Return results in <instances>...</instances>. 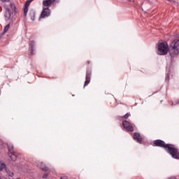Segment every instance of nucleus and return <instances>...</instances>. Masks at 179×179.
<instances>
[{"label":"nucleus","instance_id":"nucleus-21","mask_svg":"<svg viewBox=\"0 0 179 179\" xmlns=\"http://www.w3.org/2000/svg\"><path fill=\"white\" fill-rule=\"evenodd\" d=\"M10 27V24H8L5 28H4V33H6L9 30V27Z\"/></svg>","mask_w":179,"mask_h":179},{"label":"nucleus","instance_id":"nucleus-19","mask_svg":"<svg viewBox=\"0 0 179 179\" xmlns=\"http://www.w3.org/2000/svg\"><path fill=\"white\" fill-rule=\"evenodd\" d=\"M27 12H29V7L24 6V16L27 15Z\"/></svg>","mask_w":179,"mask_h":179},{"label":"nucleus","instance_id":"nucleus-28","mask_svg":"<svg viewBox=\"0 0 179 179\" xmlns=\"http://www.w3.org/2000/svg\"><path fill=\"white\" fill-rule=\"evenodd\" d=\"M129 1H131V0H129Z\"/></svg>","mask_w":179,"mask_h":179},{"label":"nucleus","instance_id":"nucleus-10","mask_svg":"<svg viewBox=\"0 0 179 179\" xmlns=\"http://www.w3.org/2000/svg\"><path fill=\"white\" fill-rule=\"evenodd\" d=\"M3 8H5V17L6 20H9L10 19L11 13H10V10L9 8L6 6V4L3 5Z\"/></svg>","mask_w":179,"mask_h":179},{"label":"nucleus","instance_id":"nucleus-18","mask_svg":"<svg viewBox=\"0 0 179 179\" xmlns=\"http://www.w3.org/2000/svg\"><path fill=\"white\" fill-rule=\"evenodd\" d=\"M30 3H31V0L27 1L24 5L25 8H29V6H30Z\"/></svg>","mask_w":179,"mask_h":179},{"label":"nucleus","instance_id":"nucleus-11","mask_svg":"<svg viewBox=\"0 0 179 179\" xmlns=\"http://www.w3.org/2000/svg\"><path fill=\"white\" fill-rule=\"evenodd\" d=\"M134 141H136L138 143H142V136H141L139 133H134Z\"/></svg>","mask_w":179,"mask_h":179},{"label":"nucleus","instance_id":"nucleus-3","mask_svg":"<svg viewBox=\"0 0 179 179\" xmlns=\"http://www.w3.org/2000/svg\"><path fill=\"white\" fill-rule=\"evenodd\" d=\"M166 150L169 152V155H171L173 159H179L178 149L174 148V145H169V147H168Z\"/></svg>","mask_w":179,"mask_h":179},{"label":"nucleus","instance_id":"nucleus-23","mask_svg":"<svg viewBox=\"0 0 179 179\" xmlns=\"http://www.w3.org/2000/svg\"><path fill=\"white\" fill-rule=\"evenodd\" d=\"M47 177H48V173H45V174L43 176V178H47Z\"/></svg>","mask_w":179,"mask_h":179},{"label":"nucleus","instance_id":"nucleus-7","mask_svg":"<svg viewBox=\"0 0 179 179\" xmlns=\"http://www.w3.org/2000/svg\"><path fill=\"white\" fill-rule=\"evenodd\" d=\"M51 15V10L48 7L43 8L42 13L40 16V19H44L45 17H48Z\"/></svg>","mask_w":179,"mask_h":179},{"label":"nucleus","instance_id":"nucleus-9","mask_svg":"<svg viewBox=\"0 0 179 179\" xmlns=\"http://www.w3.org/2000/svg\"><path fill=\"white\" fill-rule=\"evenodd\" d=\"M55 2H59V0H44L43 1V6H45L46 8H48V6H51L52 3Z\"/></svg>","mask_w":179,"mask_h":179},{"label":"nucleus","instance_id":"nucleus-17","mask_svg":"<svg viewBox=\"0 0 179 179\" xmlns=\"http://www.w3.org/2000/svg\"><path fill=\"white\" fill-rule=\"evenodd\" d=\"M9 5H10L12 10H16V6H15V4L13 3H11L10 1Z\"/></svg>","mask_w":179,"mask_h":179},{"label":"nucleus","instance_id":"nucleus-13","mask_svg":"<svg viewBox=\"0 0 179 179\" xmlns=\"http://www.w3.org/2000/svg\"><path fill=\"white\" fill-rule=\"evenodd\" d=\"M29 16L32 20H34L36 19V13L34 10H30Z\"/></svg>","mask_w":179,"mask_h":179},{"label":"nucleus","instance_id":"nucleus-14","mask_svg":"<svg viewBox=\"0 0 179 179\" xmlns=\"http://www.w3.org/2000/svg\"><path fill=\"white\" fill-rule=\"evenodd\" d=\"M30 45H31L30 55H34V42H32L31 43H30Z\"/></svg>","mask_w":179,"mask_h":179},{"label":"nucleus","instance_id":"nucleus-26","mask_svg":"<svg viewBox=\"0 0 179 179\" xmlns=\"http://www.w3.org/2000/svg\"><path fill=\"white\" fill-rule=\"evenodd\" d=\"M178 103H179V101H178Z\"/></svg>","mask_w":179,"mask_h":179},{"label":"nucleus","instance_id":"nucleus-5","mask_svg":"<svg viewBox=\"0 0 179 179\" xmlns=\"http://www.w3.org/2000/svg\"><path fill=\"white\" fill-rule=\"evenodd\" d=\"M122 125L124 129L128 131V132H134V125L129 122L124 120L122 122Z\"/></svg>","mask_w":179,"mask_h":179},{"label":"nucleus","instance_id":"nucleus-4","mask_svg":"<svg viewBox=\"0 0 179 179\" xmlns=\"http://www.w3.org/2000/svg\"><path fill=\"white\" fill-rule=\"evenodd\" d=\"M8 156L10 157L13 162H15L16 159H17V152H15V148L13 145L9 144L8 145Z\"/></svg>","mask_w":179,"mask_h":179},{"label":"nucleus","instance_id":"nucleus-6","mask_svg":"<svg viewBox=\"0 0 179 179\" xmlns=\"http://www.w3.org/2000/svg\"><path fill=\"white\" fill-rule=\"evenodd\" d=\"M154 145H155V146H158L159 148H164V149H166V150H167V149H169V147L170 146V144H166V143H164V141H163L162 140L155 141Z\"/></svg>","mask_w":179,"mask_h":179},{"label":"nucleus","instance_id":"nucleus-16","mask_svg":"<svg viewBox=\"0 0 179 179\" xmlns=\"http://www.w3.org/2000/svg\"><path fill=\"white\" fill-rule=\"evenodd\" d=\"M6 164L0 162V173L1 171H2V170H3V169H6Z\"/></svg>","mask_w":179,"mask_h":179},{"label":"nucleus","instance_id":"nucleus-8","mask_svg":"<svg viewBox=\"0 0 179 179\" xmlns=\"http://www.w3.org/2000/svg\"><path fill=\"white\" fill-rule=\"evenodd\" d=\"M92 78V70L90 69H87L86 71V76H85V81L84 84V87H86L89 83H90V79Z\"/></svg>","mask_w":179,"mask_h":179},{"label":"nucleus","instance_id":"nucleus-1","mask_svg":"<svg viewBox=\"0 0 179 179\" xmlns=\"http://www.w3.org/2000/svg\"><path fill=\"white\" fill-rule=\"evenodd\" d=\"M179 54V38H175L170 43L169 46V55L171 59L176 58Z\"/></svg>","mask_w":179,"mask_h":179},{"label":"nucleus","instance_id":"nucleus-12","mask_svg":"<svg viewBox=\"0 0 179 179\" xmlns=\"http://www.w3.org/2000/svg\"><path fill=\"white\" fill-rule=\"evenodd\" d=\"M38 167L43 170V171H47V170H48V167L45 166L43 162H41L40 164H38Z\"/></svg>","mask_w":179,"mask_h":179},{"label":"nucleus","instance_id":"nucleus-25","mask_svg":"<svg viewBox=\"0 0 179 179\" xmlns=\"http://www.w3.org/2000/svg\"><path fill=\"white\" fill-rule=\"evenodd\" d=\"M87 65H90V61H89V60L87 61Z\"/></svg>","mask_w":179,"mask_h":179},{"label":"nucleus","instance_id":"nucleus-15","mask_svg":"<svg viewBox=\"0 0 179 179\" xmlns=\"http://www.w3.org/2000/svg\"><path fill=\"white\" fill-rule=\"evenodd\" d=\"M6 171L7 174L9 176V177H13V176H15L13 172L10 171V170H9V169H6Z\"/></svg>","mask_w":179,"mask_h":179},{"label":"nucleus","instance_id":"nucleus-2","mask_svg":"<svg viewBox=\"0 0 179 179\" xmlns=\"http://www.w3.org/2000/svg\"><path fill=\"white\" fill-rule=\"evenodd\" d=\"M170 49H169V44L167 43H160L158 45V49H157V55H167V52Z\"/></svg>","mask_w":179,"mask_h":179},{"label":"nucleus","instance_id":"nucleus-20","mask_svg":"<svg viewBox=\"0 0 179 179\" xmlns=\"http://www.w3.org/2000/svg\"><path fill=\"white\" fill-rule=\"evenodd\" d=\"M129 117H131V113H127L125 115H124L122 117V118H124V120H128V118H129Z\"/></svg>","mask_w":179,"mask_h":179},{"label":"nucleus","instance_id":"nucleus-22","mask_svg":"<svg viewBox=\"0 0 179 179\" xmlns=\"http://www.w3.org/2000/svg\"><path fill=\"white\" fill-rule=\"evenodd\" d=\"M3 3H10V0H1Z\"/></svg>","mask_w":179,"mask_h":179},{"label":"nucleus","instance_id":"nucleus-24","mask_svg":"<svg viewBox=\"0 0 179 179\" xmlns=\"http://www.w3.org/2000/svg\"><path fill=\"white\" fill-rule=\"evenodd\" d=\"M60 179H68V177L64 176V177L61 178Z\"/></svg>","mask_w":179,"mask_h":179},{"label":"nucleus","instance_id":"nucleus-27","mask_svg":"<svg viewBox=\"0 0 179 179\" xmlns=\"http://www.w3.org/2000/svg\"><path fill=\"white\" fill-rule=\"evenodd\" d=\"M0 179H2V178H0Z\"/></svg>","mask_w":179,"mask_h":179}]
</instances>
